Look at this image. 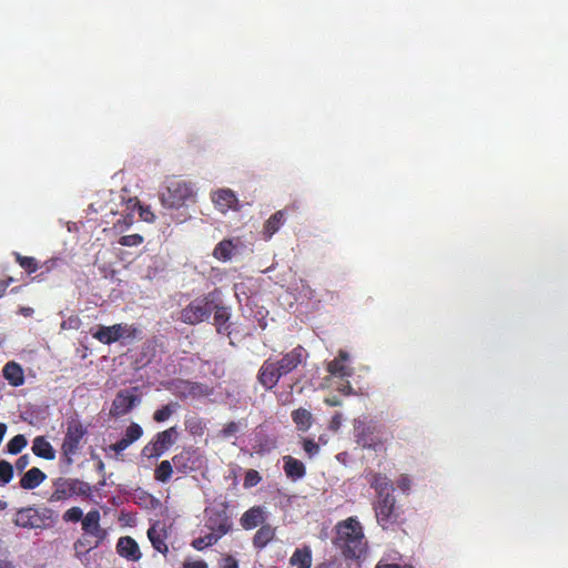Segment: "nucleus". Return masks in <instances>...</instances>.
<instances>
[{"instance_id":"obj_28","label":"nucleus","mask_w":568,"mask_h":568,"mask_svg":"<svg viewBox=\"0 0 568 568\" xmlns=\"http://www.w3.org/2000/svg\"><path fill=\"white\" fill-rule=\"evenodd\" d=\"M47 475L41 469L33 467L24 473L20 478L19 485L22 489L32 490L39 487Z\"/></svg>"},{"instance_id":"obj_25","label":"nucleus","mask_w":568,"mask_h":568,"mask_svg":"<svg viewBox=\"0 0 568 568\" xmlns=\"http://www.w3.org/2000/svg\"><path fill=\"white\" fill-rule=\"evenodd\" d=\"M33 455L37 457H41L48 460H53L57 458V450L48 440V438L43 435H38L33 439L32 444Z\"/></svg>"},{"instance_id":"obj_7","label":"nucleus","mask_w":568,"mask_h":568,"mask_svg":"<svg viewBox=\"0 0 568 568\" xmlns=\"http://www.w3.org/2000/svg\"><path fill=\"white\" fill-rule=\"evenodd\" d=\"M179 438L176 426L159 432L151 443L142 449V455L149 458H158L169 450Z\"/></svg>"},{"instance_id":"obj_16","label":"nucleus","mask_w":568,"mask_h":568,"mask_svg":"<svg viewBox=\"0 0 568 568\" xmlns=\"http://www.w3.org/2000/svg\"><path fill=\"white\" fill-rule=\"evenodd\" d=\"M306 349L302 345H298L284 353L278 361L284 373L287 375L295 371L306 359Z\"/></svg>"},{"instance_id":"obj_12","label":"nucleus","mask_w":568,"mask_h":568,"mask_svg":"<svg viewBox=\"0 0 568 568\" xmlns=\"http://www.w3.org/2000/svg\"><path fill=\"white\" fill-rule=\"evenodd\" d=\"M81 528L85 536L94 538L93 546H99L108 537L106 529L100 525V513L97 509L89 511L83 517Z\"/></svg>"},{"instance_id":"obj_60","label":"nucleus","mask_w":568,"mask_h":568,"mask_svg":"<svg viewBox=\"0 0 568 568\" xmlns=\"http://www.w3.org/2000/svg\"><path fill=\"white\" fill-rule=\"evenodd\" d=\"M338 390L342 392L345 395H349V394L354 393L353 387H352V385L348 382H346L344 385L338 387Z\"/></svg>"},{"instance_id":"obj_34","label":"nucleus","mask_w":568,"mask_h":568,"mask_svg":"<svg viewBox=\"0 0 568 568\" xmlns=\"http://www.w3.org/2000/svg\"><path fill=\"white\" fill-rule=\"evenodd\" d=\"M174 473V465L172 460L163 459L154 470V478L160 483H166L171 479Z\"/></svg>"},{"instance_id":"obj_20","label":"nucleus","mask_w":568,"mask_h":568,"mask_svg":"<svg viewBox=\"0 0 568 568\" xmlns=\"http://www.w3.org/2000/svg\"><path fill=\"white\" fill-rule=\"evenodd\" d=\"M13 523L23 529H37L43 524V519L34 508H22L16 513Z\"/></svg>"},{"instance_id":"obj_1","label":"nucleus","mask_w":568,"mask_h":568,"mask_svg":"<svg viewBox=\"0 0 568 568\" xmlns=\"http://www.w3.org/2000/svg\"><path fill=\"white\" fill-rule=\"evenodd\" d=\"M336 536L333 544L345 559H361L366 554L367 541L363 525L356 517L339 520L335 526Z\"/></svg>"},{"instance_id":"obj_59","label":"nucleus","mask_w":568,"mask_h":568,"mask_svg":"<svg viewBox=\"0 0 568 568\" xmlns=\"http://www.w3.org/2000/svg\"><path fill=\"white\" fill-rule=\"evenodd\" d=\"M11 282H13L12 277H9L8 280L0 281V297L4 296L7 288Z\"/></svg>"},{"instance_id":"obj_17","label":"nucleus","mask_w":568,"mask_h":568,"mask_svg":"<svg viewBox=\"0 0 568 568\" xmlns=\"http://www.w3.org/2000/svg\"><path fill=\"white\" fill-rule=\"evenodd\" d=\"M115 551H118L120 557L131 561H139L142 556L139 542L130 536L120 537L118 539Z\"/></svg>"},{"instance_id":"obj_10","label":"nucleus","mask_w":568,"mask_h":568,"mask_svg":"<svg viewBox=\"0 0 568 568\" xmlns=\"http://www.w3.org/2000/svg\"><path fill=\"white\" fill-rule=\"evenodd\" d=\"M172 462L179 474H189L199 469L202 456L197 448L185 447L173 456Z\"/></svg>"},{"instance_id":"obj_39","label":"nucleus","mask_w":568,"mask_h":568,"mask_svg":"<svg viewBox=\"0 0 568 568\" xmlns=\"http://www.w3.org/2000/svg\"><path fill=\"white\" fill-rule=\"evenodd\" d=\"M28 445V439L23 434L13 436L7 445L8 453L17 455L22 452Z\"/></svg>"},{"instance_id":"obj_40","label":"nucleus","mask_w":568,"mask_h":568,"mask_svg":"<svg viewBox=\"0 0 568 568\" xmlns=\"http://www.w3.org/2000/svg\"><path fill=\"white\" fill-rule=\"evenodd\" d=\"M14 476V469L10 462L2 459L0 460V483L8 485Z\"/></svg>"},{"instance_id":"obj_51","label":"nucleus","mask_w":568,"mask_h":568,"mask_svg":"<svg viewBox=\"0 0 568 568\" xmlns=\"http://www.w3.org/2000/svg\"><path fill=\"white\" fill-rule=\"evenodd\" d=\"M30 462H31V457H30L29 454H24V455L19 456L16 459V469L18 471L24 470L30 465Z\"/></svg>"},{"instance_id":"obj_50","label":"nucleus","mask_w":568,"mask_h":568,"mask_svg":"<svg viewBox=\"0 0 568 568\" xmlns=\"http://www.w3.org/2000/svg\"><path fill=\"white\" fill-rule=\"evenodd\" d=\"M130 446L131 444L129 443L128 438L123 436L122 438L118 439L115 444L111 445L110 449L113 450L115 454H120Z\"/></svg>"},{"instance_id":"obj_45","label":"nucleus","mask_w":568,"mask_h":568,"mask_svg":"<svg viewBox=\"0 0 568 568\" xmlns=\"http://www.w3.org/2000/svg\"><path fill=\"white\" fill-rule=\"evenodd\" d=\"M121 328H122L120 331L121 339H124V338L135 339L140 334L139 327H135V325H133V324H122L121 323Z\"/></svg>"},{"instance_id":"obj_41","label":"nucleus","mask_w":568,"mask_h":568,"mask_svg":"<svg viewBox=\"0 0 568 568\" xmlns=\"http://www.w3.org/2000/svg\"><path fill=\"white\" fill-rule=\"evenodd\" d=\"M261 475L255 469H250L245 473L243 478V485L245 488H253L260 485L261 483Z\"/></svg>"},{"instance_id":"obj_55","label":"nucleus","mask_w":568,"mask_h":568,"mask_svg":"<svg viewBox=\"0 0 568 568\" xmlns=\"http://www.w3.org/2000/svg\"><path fill=\"white\" fill-rule=\"evenodd\" d=\"M183 568H209V566L204 560H192L185 561Z\"/></svg>"},{"instance_id":"obj_8","label":"nucleus","mask_w":568,"mask_h":568,"mask_svg":"<svg viewBox=\"0 0 568 568\" xmlns=\"http://www.w3.org/2000/svg\"><path fill=\"white\" fill-rule=\"evenodd\" d=\"M285 375L278 358L270 357L261 364L257 372V382L265 390H272Z\"/></svg>"},{"instance_id":"obj_49","label":"nucleus","mask_w":568,"mask_h":568,"mask_svg":"<svg viewBox=\"0 0 568 568\" xmlns=\"http://www.w3.org/2000/svg\"><path fill=\"white\" fill-rule=\"evenodd\" d=\"M239 433V425L235 422L227 423L220 430V435L224 438L231 437Z\"/></svg>"},{"instance_id":"obj_52","label":"nucleus","mask_w":568,"mask_h":568,"mask_svg":"<svg viewBox=\"0 0 568 568\" xmlns=\"http://www.w3.org/2000/svg\"><path fill=\"white\" fill-rule=\"evenodd\" d=\"M220 568H239V560L231 555H226L222 558Z\"/></svg>"},{"instance_id":"obj_31","label":"nucleus","mask_w":568,"mask_h":568,"mask_svg":"<svg viewBox=\"0 0 568 568\" xmlns=\"http://www.w3.org/2000/svg\"><path fill=\"white\" fill-rule=\"evenodd\" d=\"M285 221V211H277L271 215L264 223L263 234L266 239L277 233Z\"/></svg>"},{"instance_id":"obj_29","label":"nucleus","mask_w":568,"mask_h":568,"mask_svg":"<svg viewBox=\"0 0 568 568\" xmlns=\"http://www.w3.org/2000/svg\"><path fill=\"white\" fill-rule=\"evenodd\" d=\"M313 556L310 546L296 548L290 558V564L296 568H311Z\"/></svg>"},{"instance_id":"obj_15","label":"nucleus","mask_w":568,"mask_h":568,"mask_svg":"<svg viewBox=\"0 0 568 568\" xmlns=\"http://www.w3.org/2000/svg\"><path fill=\"white\" fill-rule=\"evenodd\" d=\"M212 314H214L213 324L216 327L217 334H224L225 336H230L232 334V324L230 322L231 308L221 303L217 293L215 297V307L213 308Z\"/></svg>"},{"instance_id":"obj_47","label":"nucleus","mask_w":568,"mask_h":568,"mask_svg":"<svg viewBox=\"0 0 568 568\" xmlns=\"http://www.w3.org/2000/svg\"><path fill=\"white\" fill-rule=\"evenodd\" d=\"M143 242V237L139 234L123 235L119 239L121 245L133 246Z\"/></svg>"},{"instance_id":"obj_11","label":"nucleus","mask_w":568,"mask_h":568,"mask_svg":"<svg viewBox=\"0 0 568 568\" xmlns=\"http://www.w3.org/2000/svg\"><path fill=\"white\" fill-rule=\"evenodd\" d=\"M356 442L362 448L377 450L383 446V439L378 436L377 426L373 423H357L355 425Z\"/></svg>"},{"instance_id":"obj_63","label":"nucleus","mask_w":568,"mask_h":568,"mask_svg":"<svg viewBox=\"0 0 568 568\" xmlns=\"http://www.w3.org/2000/svg\"><path fill=\"white\" fill-rule=\"evenodd\" d=\"M7 429H8L7 425L3 423H0V445H1L2 439L7 433Z\"/></svg>"},{"instance_id":"obj_44","label":"nucleus","mask_w":568,"mask_h":568,"mask_svg":"<svg viewBox=\"0 0 568 568\" xmlns=\"http://www.w3.org/2000/svg\"><path fill=\"white\" fill-rule=\"evenodd\" d=\"M62 519L64 521H72V523H77L79 520L82 521V519H83V511H82L81 508H79V506H72L70 509H68L63 514Z\"/></svg>"},{"instance_id":"obj_9","label":"nucleus","mask_w":568,"mask_h":568,"mask_svg":"<svg viewBox=\"0 0 568 568\" xmlns=\"http://www.w3.org/2000/svg\"><path fill=\"white\" fill-rule=\"evenodd\" d=\"M205 527L220 539L233 530V521L225 506L220 509L206 510Z\"/></svg>"},{"instance_id":"obj_4","label":"nucleus","mask_w":568,"mask_h":568,"mask_svg":"<svg viewBox=\"0 0 568 568\" xmlns=\"http://www.w3.org/2000/svg\"><path fill=\"white\" fill-rule=\"evenodd\" d=\"M216 292L200 296L180 311V321L187 325H197L207 321L215 307Z\"/></svg>"},{"instance_id":"obj_30","label":"nucleus","mask_w":568,"mask_h":568,"mask_svg":"<svg viewBox=\"0 0 568 568\" xmlns=\"http://www.w3.org/2000/svg\"><path fill=\"white\" fill-rule=\"evenodd\" d=\"M276 536V530L270 524H262L257 532L253 537V545L257 549L264 548Z\"/></svg>"},{"instance_id":"obj_61","label":"nucleus","mask_w":568,"mask_h":568,"mask_svg":"<svg viewBox=\"0 0 568 568\" xmlns=\"http://www.w3.org/2000/svg\"><path fill=\"white\" fill-rule=\"evenodd\" d=\"M140 216L143 220H145V221H153L154 220V214L152 212H150L149 210L141 209Z\"/></svg>"},{"instance_id":"obj_2","label":"nucleus","mask_w":568,"mask_h":568,"mask_svg":"<svg viewBox=\"0 0 568 568\" xmlns=\"http://www.w3.org/2000/svg\"><path fill=\"white\" fill-rule=\"evenodd\" d=\"M88 435V427L79 419H68L67 430L64 433L60 447V466L67 469L74 465V457L82 448L84 437Z\"/></svg>"},{"instance_id":"obj_36","label":"nucleus","mask_w":568,"mask_h":568,"mask_svg":"<svg viewBox=\"0 0 568 568\" xmlns=\"http://www.w3.org/2000/svg\"><path fill=\"white\" fill-rule=\"evenodd\" d=\"M13 258L18 262V264L23 268V271L31 275L38 272L39 263L32 256H23L20 253H13Z\"/></svg>"},{"instance_id":"obj_62","label":"nucleus","mask_w":568,"mask_h":568,"mask_svg":"<svg viewBox=\"0 0 568 568\" xmlns=\"http://www.w3.org/2000/svg\"><path fill=\"white\" fill-rule=\"evenodd\" d=\"M34 310L32 307H21L20 310V314H22L26 317L31 316Z\"/></svg>"},{"instance_id":"obj_3","label":"nucleus","mask_w":568,"mask_h":568,"mask_svg":"<svg viewBox=\"0 0 568 568\" xmlns=\"http://www.w3.org/2000/svg\"><path fill=\"white\" fill-rule=\"evenodd\" d=\"M160 201L166 209H180L189 202L195 201V192L190 182L172 179L160 192Z\"/></svg>"},{"instance_id":"obj_33","label":"nucleus","mask_w":568,"mask_h":568,"mask_svg":"<svg viewBox=\"0 0 568 568\" xmlns=\"http://www.w3.org/2000/svg\"><path fill=\"white\" fill-rule=\"evenodd\" d=\"M235 245L232 240H222L215 246L213 255L220 261H229L233 256Z\"/></svg>"},{"instance_id":"obj_37","label":"nucleus","mask_w":568,"mask_h":568,"mask_svg":"<svg viewBox=\"0 0 568 568\" xmlns=\"http://www.w3.org/2000/svg\"><path fill=\"white\" fill-rule=\"evenodd\" d=\"M179 407V403H170L161 406L154 412L153 420L158 424L169 420Z\"/></svg>"},{"instance_id":"obj_23","label":"nucleus","mask_w":568,"mask_h":568,"mask_svg":"<svg viewBox=\"0 0 568 568\" xmlns=\"http://www.w3.org/2000/svg\"><path fill=\"white\" fill-rule=\"evenodd\" d=\"M283 471L292 480H298L306 474V468L303 460L295 458L291 455L282 457Z\"/></svg>"},{"instance_id":"obj_35","label":"nucleus","mask_w":568,"mask_h":568,"mask_svg":"<svg viewBox=\"0 0 568 568\" xmlns=\"http://www.w3.org/2000/svg\"><path fill=\"white\" fill-rule=\"evenodd\" d=\"M185 429L193 436H201L205 430V423L197 415L187 416L184 420Z\"/></svg>"},{"instance_id":"obj_22","label":"nucleus","mask_w":568,"mask_h":568,"mask_svg":"<svg viewBox=\"0 0 568 568\" xmlns=\"http://www.w3.org/2000/svg\"><path fill=\"white\" fill-rule=\"evenodd\" d=\"M265 511L262 506H252L240 518V524L244 530L255 529L265 520Z\"/></svg>"},{"instance_id":"obj_56","label":"nucleus","mask_w":568,"mask_h":568,"mask_svg":"<svg viewBox=\"0 0 568 568\" xmlns=\"http://www.w3.org/2000/svg\"><path fill=\"white\" fill-rule=\"evenodd\" d=\"M324 404L331 407H338L343 405V402L337 396H328L324 398Z\"/></svg>"},{"instance_id":"obj_48","label":"nucleus","mask_w":568,"mask_h":568,"mask_svg":"<svg viewBox=\"0 0 568 568\" xmlns=\"http://www.w3.org/2000/svg\"><path fill=\"white\" fill-rule=\"evenodd\" d=\"M397 487L402 493L408 494L412 488L410 477L406 474H402L397 479Z\"/></svg>"},{"instance_id":"obj_13","label":"nucleus","mask_w":568,"mask_h":568,"mask_svg":"<svg viewBox=\"0 0 568 568\" xmlns=\"http://www.w3.org/2000/svg\"><path fill=\"white\" fill-rule=\"evenodd\" d=\"M211 199L215 207L223 214L229 211L239 212L242 209L237 195L230 189H220L213 192Z\"/></svg>"},{"instance_id":"obj_19","label":"nucleus","mask_w":568,"mask_h":568,"mask_svg":"<svg viewBox=\"0 0 568 568\" xmlns=\"http://www.w3.org/2000/svg\"><path fill=\"white\" fill-rule=\"evenodd\" d=\"M365 479L376 493V497L394 493L392 480L384 474L369 470L365 474Z\"/></svg>"},{"instance_id":"obj_18","label":"nucleus","mask_w":568,"mask_h":568,"mask_svg":"<svg viewBox=\"0 0 568 568\" xmlns=\"http://www.w3.org/2000/svg\"><path fill=\"white\" fill-rule=\"evenodd\" d=\"M136 404V395L128 389L119 390L112 403L111 414L119 416L128 414Z\"/></svg>"},{"instance_id":"obj_46","label":"nucleus","mask_w":568,"mask_h":568,"mask_svg":"<svg viewBox=\"0 0 568 568\" xmlns=\"http://www.w3.org/2000/svg\"><path fill=\"white\" fill-rule=\"evenodd\" d=\"M304 452L310 456L313 457L316 454L320 453L321 447L317 443L314 442L313 438H304L302 443Z\"/></svg>"},{"instance_id":"obj_64","label":"nucleus","mask_w":568,"mask_h":568,"mask_svg":"<svg viewBox=\"0 0 568 568\" xmlns=\"http://www.w3.org/2000/svg\"><path fill=\"white\" fill-rule=\"evenodd\" d=\"M0 568H14L11 562L7 560H0Z\"/></svg>"},{"instance_id":"obj_58","label":"nucleus","mask_w":568,"mask_h":568,"mask_svg":"<svg viewBox=\"0 0 568 568\" xmlns=\"http://www.w3.org/2000/svg\"><path fill=\"white\" fill-rule=\"evenodd\" d=\"M375 568H415L410 565H399V564H383L379 562Z\"/></svg>"},{"instance_id":"obj_57","label":"nucleus","mask_w":568,"mask_h":568,"mask_svg":"<svg viewBox=\"0 0 568 568\" xmlns=\"http://www.w3.org/2000/svg\"><path fill=\"white\" fill-rule=\"evenodd\" d=\"M341 427V413H336L332 419L329 428L333 430H337Z\"/></svg>"},{"instance_id":"obj_24","label":"nucleus","mask_w":568,"mask_h":568,"mask_svg":"<svg viewBox=\"0 0 568 568\" xmlns=\"http://www.w3.org/2000/svg\"><path fill=\"white\" fill-rule=\"evenodd\" d=\"M121 323L111 326L100 325L92 335L98 342L110 345L121 339Z\"/></svg>"},{"instance_id":"obj_21","label":"nucleus","mask_w":568,"mask_h":568,"mask_svg":"<svg viewBox=\"0 0 568 568\" xmlns=\"http://www.w3.org/2000/svg\"><path fill=\"white\" fill-rule=\"evenodd\" d=\"M349 359V355L346 351L339 349L338 356L327 363L326 369L328 373L335 376H339V378H346V376H351L353 374V368L346 365Z\"/></svg>"},{"instance_id":"obj_38","label":"nucleus","mask_w":568,"mask_h":568,"mask_svg":"<svg viewBox=\"0 0 568 568\" xmlns=\"http://www.w3.org/2000/svg\"><path fill=\"white\" fill-rule=\"evenodd\" d=\"M221 538L213 532H209L205 536H200L194 538L191 542L192 547H194L197 551H203L204 548L215 545Z\"/></svg>"},{"instance_id":"obj_6","label":"nucleus","mask_w":568,"mask_h":568,"mask_svg":"<svg viewBox=\"0 0 568 568\" xmlns=\"http://www.w3.org/2000/svg\"><path fill=\"white\" fill-rule=\"evenodd\" d=\"M373 508L383 530L392 529L398 523L400 514L396 506L394 493L376 497Z\"/></svg>"},{"instance_id":"obj_54","label":"nucleus","mask_w":568,"mask_h":568,"mask_svg":"<svg viewBox=\"0 0 568 568\" xmlns=\"http://www.w3.org/2000/svg\"><path fill=\"white\" fill-rule=\"evenodd\" d=\"M58 262H59V258H50V260H47L42 265L41 267L44 268V272H41V274L39 276H43L44 273H50L52 272L53 270H55L57 265H58Z\"/></svg>"},{"instance_id":"obj_53","label":"nucleus","mask_w":568,"mask_h":568,"mask_svg":"<svg viewBox=\"0 0 568 568\" xmlns=\"http://www.w3.org/2000/svg\"><path fill=\"white\" fill-rule=\"evenodd\" d=\"M316 568H341V560L338 558H331L320 562Z\"/></svg>"},{"instance_id":"obj_32","label":"nucleus","mask_w":568,"mask_h":568,"mask_svg":"<svg viewBox=\"0 0 568 568\" xmlns=\"http://www.w3.org/2000/svg\"><path fill=\"white\" fill-rule=\"evenodd\" d=\"M291 416L298 430L306 432L313 424V415L306 408L294 409Z\"/></svg>"},{"instance_id":"obj_14","label":"nucleus","mask_w":568,"mask_h":568,"mask_svg":"<svg viewBox=\"0 0 568 568\" xmlns=\"http://www.w3.org/2000/svg\"><path fill=\"white\" fill-rule=\"evenodd\" d=\"M174 393L181 397H201V396H207L212 393V389L202 383L197 382H191V381H184V379H178L174 382Z\"/></svg>"},{"instance_id":"obj_42","label":"nucleus","mask_w":568,"mask_h":568,"mask_svg":"<svg viewBox=\"0 0 568 568\" xmlns=\"http://www.w3.org/2000/svg\"><path fill=\"white\" fill-rule=\"evenodd\" d=\"M143 434L141 426L136 423H132L124 433V437L128 438L129 443L132 445L138 440Z\"/></svg>"},{"instance_id":"obj_43","label":"nucleus","mask_w":568,"mask_h":568,"mask_svg":"<svg viewBox=\"0 0 568 568\" xmlns=\"http://www.w3.org/2000/svg\"><path fill=\"white\" fill-rule=\"evenodd\" d=\"M94 538L88 537L83 534L81 538L75 540L74 547L75 551H79V549H83L85 554L90 552L91 549L97 548V546H93Z\"/></svg>"},{"instance_id":"obj_26","label":"nucleus","mask_w":568,"mask_h":568,"mask_svg":"<svg viewBox=\"0 0 568 568\" xmlns=\"http://www.w3.org/2000/svg\"><path fill=\"white\" fill-rule=\"evenodd\" d=\"M3 378L13 387L24 384V372L17 362H9L2 368Z\"/></svg>"},{"instance_id":"obj_5","label":"nucleus","mask_w":568,"mask_h":568,"mask_svg":"<svg viewBox=\"0 0 568 568\" xmlns=\"http://www.w3.org/2000/svg\"><path fill=\"white\" fill-rule=\"evenodd\" d=\"M52 487L50 503L63 501L73 496L89 497L92 494L91 486L79 478L58 477L53 480Z\"/></svg>"},{"instance_id":"obj_27","label":"nucleus","mask_w":568,"mask_h":568,"mask_svg":"<svg viewBox=\"0 0 568 568\" xmlns=\"http://www.w3.org/2000/svg\"><path fill=\"white\" fill-rule=\"evenodd\" d=\"M148 538L150 539L154 549L166 556L169 552V547L166 545L168 534L164 529H159L158 525H152L148 530Z\"/></svg>"}]
</instances>
